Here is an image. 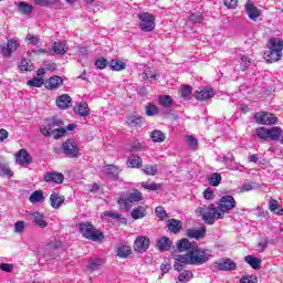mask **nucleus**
<instances>
[{
    "instance_id": "obj_1",
    "label": "nucleus",
    "mask_w": 283,
    "mask_h": 283,
    "mask_svg": "<svg viewBox=\"0 0 283 283\" xmlns=\"http://www.w3.org/2000/svg\"><path fill=\"white\" fill-rule=\"evenodd\" d=\"M232 209H235V199L232 196H223L219 200V206L213 203L210 206H200L197 208V216H201L206 224H214L216 220H222L224 213H229Z\"/></svg>"
},
{
    "instance_id": "obj_2",
    "label": "nucleus",
    "mask_w": 283,
    "mask_h": 283,
    "mask_svg": "<svg viewBox=\"0 0 283 283\" xmlns=\"http://www.w3.org/2000/svg\"><path fill=\"white\" fill-rule=\"evenodd\" d=\"M211 258V252L207 249H202L197 245L192 247V250L186 254L178 255L174 263L175 271H182V264H191L195 266H202L207 264L208 260Z\"/></svg>"
},
{
    "instance_id": "obj_3",
    "label": "nucleus",
    "mask_w": 283,
    "mask_h": 283,
    "mask_svg": "<svg viewBox=\"0 0 283 283\" xmlns=\"http://www.w3.org/2000/svg\"><path fill=\"white\" fill-rule=\"evenodd\" d=\"M283 41L277 38H271L268 43V50L264 52V59L268 63H277L282 60Z\"/></svg>"
},
{
    "instance_id": "obj_4",
    "label": "nucleus",
    "mask_w": 283,
    "mask_h": 283,
    "mask_svg": "<svg viewBox=\"0 0 283 283\" xmlns=\"http://www.w3.org/2000/svg\"><path fill=\"white\" fill-rule=\"evenodd\" d=\"M143 200V192L138 190H134L129 192L126 197H120L118 199V205L122 211H129L132 209L134 202H140Z\"/></svg>"
},
{
    "instance_id": "obj_5",
    "label": "nucleus",
    "mask_w": 283,
    "mask_h": 283,
    "mask_svg": "<svg viewBox=\"0 0 283 283\" xmlns=\"http://www.w3.org/2000/svg\"><path fill=\"white\" fill-rule=\"evenodd\" d=\"M80 231L84 238L93 240V242H101L103 240V232L96 230L90 222L81 223Z\"/></svg>"
},
{
    "instance_id": "obj_6",
    "label": "nucleus",
    "mask_w": 283,
    "mask_h": 283,
    "mask_svg": "<svg viewBox=\"0 0 283 283\" xmlns=\"http://www.w3.org/2000/svg\"><path fill=\"white\" fill-rule=\"evenodd\" d=\"M139 28L143 32H151L156 29V17L151 13L143 12L138 14Z\"/></svg>"
},
{
    "instance_id": "obj_7",
    "label": "nucleus",
    "mask_w": 283,
    "mask_h": 283,
    "mask_svg": "<svg viewBox=\"0 0 283 283\" xmlns=\"http://www.w3.org/2000/svg\"><path fill=\"white\" fill-rule=\"evenodd\" d=\"M62 151L69 158H78L81 148H78V144H76L74 139H66L65 143L62 144Z\"/></svg>"
},
{
    "instance_id": "obj_8",
    "label": "nucleus",
    "mask_w": 283,
    "mask_h": 283,
    "mask_svg": "<svg viewBox=\"0 0 283 283\" xmlns=\"http://www.w3.org/2000/svg\"><path fill=\"white\" fill-rule=\"evenodd\" d=\"M254 120L258 125H277V117L269 112H259L254 114Z\"/></svg>"
},
{
    "instance_id": "obj_9",
    "label": "nucleus",
    "mask_w": 283,
    "mask_h": 283,
    "mask_svg": "<svg viewBox=\"0 0 283 283\" xmlns=\"http://www.w3.org/2000/svg\"><path fill=\"white\" fill-rule=\"evenodd\" d=\"M15 163H18L20 167H28V165H32V157L28 154V150L22 148L15 154Z\"/></svg>"
},
{
    "instance_id": "obj_10",
    "label": "nucleus",
    "mask_w": 283,
    "mask_h": 283,
    "mask_svg": "<svg viewBox=\"0 0 283 283\" xmlns=\"http://www.w3.org/2000/svg\"><path fill=\"white\" fill-rule=\"evenodd\" d=\"M30 220H32L33 224L35 227H39L40 229H45L48 227V221L45 220V214L39 212V211H33L29 213Z\"/></svg>"
},
{
    "instance_id": "obj_11",
    "label": "nucleus",
    "mask_w": 283,
    "mask_h": 283,
    "mask_svg": "<svg viewBox=\"0 0 283 283\" xmlns=\"http://www.w3.org/2000/svg\"><path fill=\"white\" fill-rule=\"evenodd\" d=\"M149 238L140 235L136 238L134 242V249L137 251V253H145V251L149 249Z\"/></svg>"
},
{
    "instance_id": "obj_12",
    "label": "nucleus",
    "mask_w": 283,
    "mask_h": 283,
    "mask_svg": "<svg viewBox=\"0 0 283 283\" xmlns=\"http://www.w3.org/2000/svg\"><path fill=\"white\" fill-rule=\"evenodd\" d=\"M142 76L144 81H148L149 83H151L153 81H158V78H160V71L151 66H146L144 72L142 73Z\"/></svg>"
},
{
    "instance_id": "obj_13",
    "label": "nucleus",
    "mask_w": 283,
    "mask_h": 283,
    "mask_svg": "<svg viewBox=\"0 0 283 283\" xmlns=\"http://www.w3.org/2000/svg\"><path fill=\"white\" fill-rule=\"evenodd\" d=\"M213 96H216V93L213 92V88H211V87L199 88L195 93V98L197 101H209V98H213Z\"/></svg>"
},
{
    "instance_id": "obj_14",
    "label": "nucleus",
    "mask_w": 283,
    "mask_h": 283,
    "mask_svg": "<svg viewBox=\"0 0 283 283\" xmlns=\"http://www.w3.org/2000/svg\"><path fill=\"white\" fill-rule=\"evenodd\" d=\"M245 14H248L251 21H258L259 17L262 14V11H260V9H258L253 2L249 1L245 4Z\"/></svg>"
},
{
    "instance_id": "obj_15",
    "label": "nucleus",
    "mask_w": 283,
    "mask_h": 283,
    "mask_svg": "<svg viewBox=\"0 0 283 283\" xmlns=\"http://www.w3.org/2000/svg\"><path fill=\"white\" fill-rule=\"evenodd\" d=\"M55 105L59 109H70L72 107V97L63 94L56 97Z\"/></svg>"
},
{
    "instance_id": "obj_16",
    "label": "nucleus",
    "mask_w": 283,
    "mask_h": 283,
    "mask_svg": "<svg viewBox=\"0 0 283 283\" xmlns=\"http://www.w3.org/2000/svg\"><path fill=\"white\" fill-rule=\"evenodd\" d=\"M17 48H19V41L9 40L7 45L0 46V50L3 56H12V53L17 52Z\"/></svg>"
},
{
    "instance_id": "obj_17",
    "label": "nucleus",
    "mask_w": 283,
    "mask_h": 283,
    "mask_svg": "<svg viewBox=\"0 0 283 283\" xmlns=\"http://www.w3.org/2000/svg\"><path fill=\"white\" fill-rule=\"evenodd\" d=\"M50 202L53 209H61V206L65 202V197L59 192H52L50 196Z\"/></svg>"
},
{
    "instance_id": "obj_18",
    "label": "nucleus",
    "mask_w": 283,
    "mask_h": 283,
    "mask_svg": "<svg viewBox=\"0 0 283 283\" xmlns=\"http://www.w3.org/2000/svg\"><path fill=\"white\" fill-rule=\"evenodd\" d=\"M73 111L74 114H76L77 116L85 118L90 114V106L87 105V102H81L80 104L74 106Z\"/></svg>"
},
{
    "instance_id": "obj_19",
    "label": "nucleus",
    "mask_w": 283,
    "mask_h": 283,
    "mask_svg": "<svg viewBox=\"0 0 283 283\" xmlns=\"http://www.w3.org/2000/svg\"><path fill=\"white\" fill-rule=\"evenodd\" d=\"M65 177L60 172H46L44 176L45 182H55L56 185H61Z\"/></svg>"
},
{
    "instance_id": "obj_20",
    "label": "nucleus",
    "mask_w": 283,
    "mask_h": 283,
    "mask_svg": "<svg viewBox=\"0 0 283 283\" xmlns=\"http://www.w3.org/2000/svg\"><path fill=\"white\" fill-rule=\"evenodd\" d=\"M63 85V78L59 75H54L49 78V81L45 83L46 90H59Z\"/></svg>"
},
{
    "instance_id": "obj_21",
    "label": "nucleus",
    "mask_w": 283,
    "mask_h": 283,
    "mask_svg": "<svg viewBox=\"0 0 283 283\" xmlns=\"http://www.w3.org/2000/svg\"><path fill=\"white\" fill-rule=\"evenodd\" d=\"M198 243H191L190 241H188V239H181L177 242V249L178 251H180L181 253L187 251V253H189V251H192L193 247H196Z\"/></svg>"
},
{
    "instance_id": "obj_22",
    "label": "nucleus",
    "mask_w": 283,
    "mask_h": 283,
    "mask_svg": "<svg viewBox=\"0 0 283 283\" xmlns=\"http://www.w3.org/2000/svg\"><path fill=\"white\" fill-rule=\"evenodd\" d=\"M56 253V248H54V243H49L44 247V249L39 251V255H42L44 260H52L50 255Z\"/></svg>"
},
{
    "instance_id": "obj_23",
    "label": "nucleus",
    "mask_w": 283,
    "mask_h": 283,
    "mask_svg": "<svg viewBox=\"0 0 283 283\" xmlns=\"http://www.w3.org/2000/svg\"><path fill=\"white\" fill-rule=\"evenodd\" d=\"M205 233H207V229H188L186 232L187 238H192L195 240H200V238H205Z\"/></svg>"
},
{
    "instance_id": "obj_24",
    "label": "nucleus",
    "mask_w": 283,
    "mask_h": 283,
    "mask_svg": "<svg viewBox=\"0 0 283 283\" xmlns=\"http://www.w3.org/2000/svg\"><path fill=\"white\" fill-rule=\"evenodd\" d=\"M52 50L55 54L64 55L67 54V42H54L52 44Z\"/></svg>"
},
{
    "instance_id": "obj_25",
    "label": "nucleus",
    "mask_w": 283,
    "mask_h": 283,
    "mask_svg": "<svg viewBox=\"0 0 283 283\" xmlns=\"http://www.w3.org/2000/svg\"><path fill=\"white\" fill-rule=\"evenodd\" d=\"M219 271H235L237 264L231 259H227L217 264Z\"/></svg>"
},
{
    "instance_id": "obj_26",
    "label": "nucleus",
    "mask_w": 283,
    "mask_h": 283,
    "mask_svg": "<svg viewBox=\"0 0 283 283\" xmlns=\"http://www.w3.org/2000/svg\"><path fill=\"white\" fill-rule=\"evenodd\" d=\"M167 227L172 233H180V230L182 229V222L177 219H170L167 222Z\"/></svg>"
},
{
    "instance_id": "obj_27",
    "label": "nucleus",
    "mask_w": 283,
    "mask_h": 283,
    "mask_svg": "<svg viewBox=\"0 0 283 283\" xmlns=\"http://www.w3.org/2000/svg\"><path fill=\"white\" fill-rule=\"evenodd\" d=\"M182 269V265H181ZM178 276V283H187L190 282L193 279V272L189 270H180Z\"/></svg>"
},
{
    "instance_id": "obj_28",
    "label": "nucleus",
    "mask_w": 283,
    "mask_h": 283,
    "mask_svg": "<svg viewBox=\"0 0 283 283\" xmlns=\"http://www.w3.org/2000/svg\"><path fill=\"white\" fill-rule=\"evenodd\" d=\"M61 125H63V122H61V119H53L49 124V128H41V134H43V136H52L53 127H61Z\"/></svg>"
},
{
    "instance_id": "obj_29",
    "label": "nucleus",
    "mask_w": 283,
    "mask_h": 283,
    "mask_svg": "<svg viewBox=\"0 0 283 283\" xmlns=\"http://www.w3.org/2000/svg\"><path fill=\"white\" fill-rule=\"evenodd\" d=\"M157 249H159V251H169L171 249V240L167 237L157 240Z\"/></svg>"
},
{
    "instance_id": "obj_30",
    "label": "nucleus",
    "mask_w": 283,
    "mask_h": 283,
    "mask_svg": "<svg viewBox=\"0 0 283 283\" xmlns=\"http://www.w3.org/2000/svg\"><path fill=\"white\" fill-rule=\"evenodd\" d=\"M109 67L113 70V72H122V70H125L127 67V64L120 60H111Z\"/></svg>"
},
{
    "instance_id": "obj_31",
    "label": "nucleus",
    "mask_w": 283,
    "mask_h": 283,
    "mask_svg": "<svg viewBox=\"0 0 283 283\" xmlns=\"http://www.w3.org/2000/svg\"><path fill=\"white\" fill-rule=\"evenodd\" d=\"M128 165L133 169H140L143 167V159L138 155H132L128 158Z\"/></svg>"
},
{
    "instance_id": "obj_32",
    "label": "nucleus",
    "mask_w": 283,
    "mask_h": 283,
    "mask_svg": "<svg viewBox=\"0 0 283 283\" xmlns=\"http://www.w3.org/2000/svg\"><path fill=\"white\" fill-rule=\"evenodd\" d=\"M103 171L105 172L107 178L116 179V177L118 176V167L116 166L107 165L103 168Z\"/></svg>"
},
{
    "instance_id": "obj_33",
    "label": "nucleus",
    "mask_w": 283,
    "mask_h": 283,
    "mask_svg": "<svg viewBox=\"0 0 283 283\" xmlns=\"http://www.w3.org/2000/svg\"><path fill=\"white\" fill-rule=\"evenodd\" d=\"M244 261L247 264L251 265L252 269H260V264H262V260L254 255H247Z\"/></svg>"
},
{
    "instance_id": "obj_34",
    "label": "nucleus",
    "mask_w": 283,
    "mask_h": 283,
    "mask_svg": "<svg viewBox=\"0 0 283 283\" xmlns=\"http://www.w3.org/2000/svg\"><path fill=\"white\" fill-rule=\"evenodd\" d=\"M280 136H282V128L280 127L268 128V138H271V140H280Z\"/></svg>"
},
{
    "instance_id": "obj_35",
    "label": "nucleus",
    "mask_w": 283,
    "mask_h": 283,
    "mask_svg": "<svg viewBox=\"0 0 283 283\" xmlns=\"http://www.w3.org/2000/svg\"><path fill=\"white\" fill-rule=\"evenodd\" d=\"M165 133L161 130L155 129L150 133V139L153 143H165Z\"/></svg>"
},
{
    "instance_id": "obj_36",
    "label": "nucleus",
    "mask_w": 283,
    "mask_h": 283,
    "mask_svg": "<svg viewBox=\"0 0 283 283\" xmlns=\"http://www.w3.org/2000/svg\"><path fill=\"white\" fill-rule=\"evenodd\" d=\"M29 200L30 202H32V205H34L36 202H43L45 200V197H43L42 190H35L31 193Z\"/></svg>"
},
{
    "instance_id": "obj_37",
    "label": "nucleus",
    "mask_w": 283,
    "mask_h": 283,
    "mask_svg": "<svg viewBox=\"0 0 283 283\" xmlns=\"http://www.w3.org/2000/svg\"><path fill=\"white\" fill-rule=\"evenodd\" d=\"M270 211H272V213H275L276 216H283V209L282 206H280V203L277 202V200L272 199L270 201V207H269Z\"/></svg>"
},
{
    "instance_id": "obj_38",
    "label": "nucleus",
    "mask_w": 283,
    "mask_h": 283,
    "mask_svg": "<svg viewBox=\"0 0 283 283\" xmlns=\"http://www.w3.org/2000/svg\"><path fill=\"white\" fill-rule=\"evenodd\" d=\"M116 254L118 255V258H128V255H132V247L120 245L117 248Z\"/></svg>"
},
{
    "instance_id": "obj_39",
    "label": "nucleus",
    "mask_w": 283,
    "mask_h": 283,
    "mask_svg": "<svg viewBox=\"0 0 283 283\" xmlns=\"http://www.w3.org/2000/svg\"><path fill=\"white\" fill-rule=\"evenodd\" d=\"M208 181L211 187H218L220 186V182H222V176L218 172H214L209 176Z\"/></svg>"
},
{
    "instance_id": "obj_40",
    "label": "nucleus",
    "mask_w": 283,
    "mask_h": 283,
    "mask_svg": "<svg viewBox=\"0 0 283 283\" xmlns=\"http://www.w3.org/2000/svg\"><path fill=\"white\" fill-rule=\"evenodd\" d=\"M65 132H67L65 128H61V126H55L51 130V136H53L55 140H59V138H63V136H65Z\"/></svg>"
},
{
    "instance_id": "obj_41",
    "label": "nucleus",
    "mask_w": 283,
    "mask_h": 283,
    "mask_svg": "<svg viewBox=\"0 0 283 283\" xmlns=\"http://www.w3.org/2000/svg\"><path fill=\"white\" fill-rule=\"evenodd\" d=\"M18 10L21 12V14H30L32 10H34V7L25 2H20L18 4Z\"/></svg>"
},
{
    "instance_id": "obj_42",
    "label": "nucleus",
    "mask_w": 283,
    "mask_h": 283,
    "mask_svg": "<svg viewBox=\"0 0 283 283\" xmlns=\"http://www.w3.org/2000/svg\"><path fill=\"white\" fill-rule=\"evenodd\" d=\"M45 83V80L43 77H33L27 82V85L29 87H42Z\"/></svg>"
},
{
    "instance_id": "obj_43",
    "label": "nucleus",
    "mask_w": 283,
    "mask_h": 283,
    "mask_svg": "<svg viewBox=\"0 0 283 283\" xmlns=\"http://www.w3.org/2000/svg\"><path fill=\"white\" fill-rule=\"evenodd\" d=\"M142 171L146 174V176H156L158 174V166L157 165H146Z\"/></svg>"
},
{
    "instance_id": "obj_44",
    "label": "nucleus",
    "mask_w": 283,
    "mask_h": 283,
    "mask_svg": "<svg viewBox=\"0 0 283 283\" xmlns=\"http://www.w3.org/2000/svg\"><path fill=\"white\" fill-rule=\"evenodd\" d=\"M140 123H143V117L139 115H133L127 119V125H129V127H138Z\"/></svg>"
},
{
    "instance_id": "obj_45",
    "label": "nucleus",
    "mask_w": 283,
    "mask_h": 283,
    "mask_svg": "<svg viewBox=\"0 0 283 283\" xmlns=\"http://www.w3.org/2000/svg\"><path fill=\"white\" fill-rule=\"evenodd\" d=\"M140 218H145V208L138 207L132 211L133 220H140Z\"/></svg>"
},
{
    "instance_id": "obj_46",
    "label": "nucleus",
    "mask_w": 283,
    "mask_h": 283,
    "mask_svg": "<svg viewBox=\"0 0 283 283\" xmlns=\"http://www.w3.org/2000/svg\"><path fill=\"white\" fill-rule=\"evenodd\" d=\"M103 264H104L103 259H95L88 263V269L91 271H96V270L101 269V266H103Z\"/></svg>"
},
{
    "instance_id": "obj_47",
    "label": "nucleus",
    "mask_w": 283,
    "mask_h": 283,
    "mask_svg": "<svg viewBox=\"0 0 283 283\" xmlns=\"http://www.w3.org/2000/svg\"><path fill=\"white\" fill-rule=\"evenodd\" d=\"M186 143L188 145V147H190V149H198V139H196L193 136L191 135H187L186 137Z\"/></svg>"
},
{
    "instance_id": "obj_48",
    "label": "nucleus",
    "mask_w": 283,
    "mask_h": 283,
    "mask_svg": "<svg viewBox=\"0 0 283 283\" xmlns=\"http://www.w3.org/2000/svg\"><path fill=\"white\" fill-rule=\"evenodd\" d=\"M174 101L171 99V96L164 95L159 97V105H163V107H171V104Z\"/></svg>"
},
{
    "instance_id": "obj_49",
    "label": "nucleus",
    "mask_w": 283,
    "mask_h": 283,
    "mask_svg": "<svg viewBox=\"0 0 283 283\" xmlns=\"http://www.w3.org/2000/svg\"><path fill=\"white\" fill-rule=\"evenodd\" d=\"M256 136L258 138H261V140H266V138H269V128H265V127L256 128Z\"/></svg>"
},
{
    "instance_id": "obj_50",
    "label": "nucleus",
    "mask_w": 283,
    "mask_h": 283,
    "mask_svg": "<svg viewBox=\"0 0 283 283\" xmlns=\"http://www.w3.org/2000/svg\"><path fill=\"white\" fill-rule=\"evenodd\" d=\"M56 1L59 0H34V3L41 8H48V6H55Z\"/></svg>"
},
{
    "instance_id": "obj_51",
    "label": "nucleus",
    "mask_w": 283,
    "mask_h": 283,
    "mask_svg": "<svg viewBox=\"0 0 283 283\" xmlns=\"http://www.w3.org/2000/svg\"><path fill=\"white\" fill-rule=\"evenodd\" d=\"M158 114V106L154 104H148L146 106V115L147 116H156Z\"/></svg>"
},
{
    "instance_id": "obj_52",
    "label": "nucleus",
    "mask_w": 283,
    "mask_h": 283,
    "mask_svg": "<svg viewBox=\"0 0 283 283\" xmlns=\"http://www.w3.org/2000/svg\"><path fill=\"white\" fill-rule=\"evenodd\" d=\"M21 72H32V63L28 60H22L20 63Z\"/></svg>"
},
{
    "instance_id": "obj_53",
    "label": "nucleus",
    "mask_w": 283,
    "mask_h": 283,
    "mask_svg": "<svg viewBox=\"0 0 283 283\" xmlns=\"http://www.w3.org/2000/svg\"><path fill=\"white\" fill-rule=\"evenodd\" d=\"M0 271H4V273H12V271H14V264L0 263Z\"/></svg>"
},
{
    "instance_id": "obj_54",
    "label": "nucleus",
    "mask_w": 283,
    "mask_h": 283,
    "mask_svg": "<svg viewBox=\"0 0 283 283\" xmlns=\"http://www.w3.org/2000/svg\"><path fill=\"white\" fill-rule=\"evenodd\" d=\"M250 65H251V59H249L247 55H242L241 56V66H240L242 72H244V70H247V67H249Z\"/></svg>"
},
{
    "instance_id": "obj_55",
    "label": "nucleus",
    "mask_w": 283,
    "mask_h": 283,
    "mask_svg": "<svg viewBox=\"0 0 283 283\" xmlns=\"http://www.w3.org/2000/svg\"><path fill=\"white\" fill-rule=\"evenodd\" d=\"M130 151H145V145L140 144V142H135L130 146Z\"/></svg>"
},
{
    "instance_id": "obj_56",
    "label": "nucleus",
    "mask_w": 283,
    "mask_h": 283,
    "mask_svg": "<svg viewBox=\"0 0 283 283\" xmlns=\"http://www.w3.org/2000/svg\"><path fill=\"white\" fill-rule=\"evenodd\" d=\"M181 96L182 98H189L191 96V86L184 85L181 87Z\"/></svg>"
},
{
    "instance_id": "obj_57",
    "label": "nucleus",
    "mask_w": 283,
    "mask_h": 283,
    "mask_svg": "<svg viewBox=\"0 0 283 283\" xmlns=\"http://www.w3.org/2000/svg\"><path fill=\"white\" fill-rule=\"evenodd\" d=\"M25 229V221H18L14 224V232L15 233H23Z\"/></svg>"
},
{
    "instance_id": "obj_58",
    "label": "nucleus",
    "mask_w": 283,
    "mask_h": 283,
    "mask_svg": "<svg viewBox=\"0 0 283 283\" xmlns=\"http://www.w3.org/2000/svg\"><path fill=\"white\" fill-rule=\"evenodd\" d=\"M155 213L157 216V218L165 220V218H167V211H165V208L163 207H157L155 210Z\"/></svg>"
},
{
    "instance_id": "obj_59",
    "label": "nucleus",
    "mask_w": 283,
    "mask_h": 283,
    "mask_svg": "<svg viewBox=\"0 0 283 283\" xmlns=\"http://www.w3.org/2000/svg\"><path fill=\"white\" fill-rule=\"evenodd\" d=\"M25 41H28V43H31V45H39V35L28 34L25 36Z\"/></svg>"
},
{
    "instance_id": "obj_60",
    "label": "nucleus",
    "mask_w": 283,
    "mask_h": 283,
    "mask_svg": "<svg viewBox=\"0 0 283 283\" xmlns=\"http://www.w3.org/2000/svg\"><path fill=\"white\" fill-rule=\"evenodd\" d=\"M203 198L205 200H213L216 198V193H213V190H211V188H208L203 191Z\"/></svg>"
},
{
    "instance_id": "obj_61",
    "label": "nucleus",
    "mask_w": 283,
    "mask_h": 283,
    "mask_svg": "<svg viewBox=\"0 0 283 283\" xmlns=\"http://www.w3.org/2000/svg\"><path fill=\"white\" fill-rule=\"evenodd\" d=\"M96 67H98V70H105V67H107V60H105L104 57L98 59L95 62Z\"/></svg>"
},
{
    "instance_id": "obj_62",
    "label": "nucleus",
    "mask_w": 283,
    "mask_h": 283,
    "mask_svg": "<svg viewBox=\"0 0 283 283\" xmlns=\"http://www.w3.org/2000/svg\"><path fill=\"white\" fill-rule=\"evenodd\" d=\"M224 6L230 10H233L234 8H238V0H224Z\"/></svg>"
},
{
    "instance_id": "obj_63",
    "label": "nucleus",
    "mask_w": 283,
    "mask_h": 283,
    "mask_svg": "<svg viewBox=\"0 0 283 283\" xmlns=\"http://www.w3.org/2000/svg\"><path fill=\"white\" fill-rule=\"evenodd\" d=\"M144 189H148L149 191H157L158 186L157 184H142Z\"/></svg>"
},
{
    "instance_id": "obj_64",
    "label": "nucleus",
    "mask_w": 283,
    "mask_h": 283,
    "mask_svg": "<svg viewBox=\"0 0 283 283\" xmlns=\"http://www.w3.org/2000/svg\"><path fill=\"white\" fill-rule=\"evenodd\" d=\"M240 282L241 283H255V277H253V276H243Z\"/></svg>"
}]
</instances>
